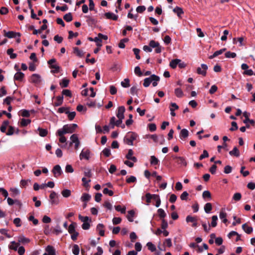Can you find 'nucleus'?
I'll return each instance as SVG.
<instances>
[{
    "mask_svg": "<svg viewBox=\"0 0 255 255\" xmlns=\"http://www.w3.org/2000/svg\"><path fill=\"white\" fill-rule=\"evenodd\" d=\"M138 136V135L136 132L133 131H129L125 136L124 140L127 144L129 145H133V141L136 140Z\"/></svg>",
    "mask_w": 255,
    "mask_h": 255,
    "instance_id": "f257e3e1",
    "label": "nucleus"
},
{
    "mask_svg": "<svg viewBox=\"0 0 255 255\" xmlns=\"http://www.w3.org/2000/svg\"><path fill=\"white\" fill-rule=\"evenodd\" d=\"M79 219L83 223L82 225V228L84 230H87L90 228V223L92 222V220L88 216H82L79 215L78 216Z\"/></svg>",
    "mask_w": 255,
    "mask_h": 255,
    "instance_id": "f03ea898",
    "label": "nucleus"
},
{
    "mask_svg": "<svg viewBox=\"0 0 255 255\" xmlns=\"http://www.w3.org/2000/svg\"><path fill=\"white\" fill-rule=\"evenodd\" d=\"M49 202L51 205H57L59 203V195L54 191H51Z\"/></svg>",
    "mask_w": 255,
    "mask_h": 255,
    "instance_id": "7ed1b4c3",
    "label": "nucleus"
},
{
    "mask_svg": "<svg viewBox=\"0 0 255 255\" xmlns=\"http://www.w3.org/2000/svg\"><path fill=\"white\" fill-rule=\"evenodd\" d=\"M4 36L8 38H16V37H20L21 34L19 32H16L13 31H8L6 32L5 30H3Z\"/></svg>",
    "mask_w": 255,
    "mask_h": 255,
    "instance_id": "20e7f679",
    "label": "nucleus"
},
{
    "mask_svg": "<svg viewBox=\"0 0 255 255\" xmlns=\"http://www.w3.org/2000/svg\"><path fill=\"white\" fill-rule=\"evenodd\" d=\"M54 176L56 178L58 177L63 174V171L59 165H55L52 170Z\"/></svg>",
    "mask_w": 255,
    "mask_h": 255,
    "instance_id": "39448f33",
    "label": "nucleus"
},
{
    "mask_svg": "<svg viewBox=\"0 0 255 255\" xmlns=\"http://www.w3.org/2000/svg\"><path fill=\"white\" fill-rule=\"evenodd\" d=\"M208 66L205 64H202L201 67H198L197 69V73L199 75L205 76L207 74Z\"/></svg>",
    "mask_w": 255,
    "mask_h": 255,
    "instance_id": "423d86ee",
    "label": "nucleus"
},
{
    "mask_svg": "<svg viewBox=\"0 0 255 255\" xmlns=\"http://www.w3.org/2000/svg\"><path fill=\"white\" fill-rule=\"evenodd\" d=\"M91 153V151L89 149H87L86 150H84L83 149L81 153L80 154L79 157L81 160L83 159H85L86 160H89L90 158V154Z\"/></svg>",
    "mask_w": 255,
    "mask_h": 255,
    "instance_id": "0eeeda50",
    "label": "nucleus"
},
{
    "mask_svg": "<svg viewBox=\"0 0 255 255\" xmlns=\"http://www.w3.org/2000/svg\"><path fill=\"white\" fill-rule=\"evenodd\" d=\"M126 109L123 106H120L118 108V112L116 114L118 118L124 119V113L125 112Z\"/></svg>",
    "mask_w": 255,
    "mask_h": 255,
    "instance_id": "6e6552de",
    "label": "nucleus"
},
{
    "mask_svg": "<svg viewBox=\"0 0 255 255\" xmlns=\"http://www.w3.org/2000/svg\"><path fill=\"white\" fill-rule=\"evenodd\" d=\"M65 126H66V127L67 126L66 128H67L68 133L74 132L76 128L78 127V125L76 124H67Z\"/></svg>",
    "mask_w": 255,
    "mask_h": 255,
    "instance_id": "1a4fd4ad",
    "label": "nucleus"
},
{
    "mask_svg": "<svg viewBox=\"0 0 255 255\" xmlns=\"http://www.w3.org/2000/svg\"><path fill=\"white\" fill-rule=\"evenodd\" d=\"M31 82L33 83L38 84L41 82V76L38 74H33L31 76Z\"/></svg>",
    "mask_w": 255,
    "mask_h": 255,
    "instance_id": "9d476101",
    "label": "nucleus"
},
{
    "mask_svg": "<svg viewBox=\"0 0 255 255\" xmlns=\"http://www.w3.org/2000/svg\"><path fill=\"white\" fill-rule=\"evenodd\" d=\"M172 157L174 159L177 160L176 162L178 164L183 165L185 166L187 165V162L183 157L173 156Z\"/></svg>",
    "mask_w": 255,
    "mask_h": 255,
    "instance_id": "9b49d317",
    "label": "nucleus"
},
{
    "mask_svg": "<svg viewBox=\"0 0 255 255\" xmlns=\"http://www.w3.org/2000/svg\"><path fill=\"white\" fill-rule=\"evenodd\" d=\"M104 15L106 16V17L107 19H109L117 20L118 18V16L112 12H106L104 14Z\"/></svg>",
    "mask_w": 255,
    "mask_h": 255,
    "instance_id": "f8f14e48",
    "label": "nucleus"
},
{
    "mask_svg": "<svg viewBox=\"0 0 255 255\" xmlns=\"http://www.w3.org/2000/svg\"><path fill=\"white\" fill-rule=\"evenodd\" d=\"M24 77V74L21 71L17 72L13 77L14 80L22 81Z\"/></svg>",
    "mask_w": 255,
    "mask_h": 255,
    "instance_id": "ddd939ff",
    "label": "nucleus"
},
{
    "mask_svg": "<svg viewBox=\"0 0 255 255\" xmlns=\"http://www.w3.org/2000/svg\"><path fill=\"white\" fill-rule=\"evenodd\" d=\"M66 126H63L62 128L58 129L56 131V134L57 136H64V134L68 133L67 130V128H66Z\"/></svg>",
    "mask_w": 255,
    "mask_h": 255,
    "instance_id": "4468645a",
    "label": "nucleus"
},
{
    "mask_svg": "<svg viewBox=\"0 0 255 255\" xmlns=\"http://www.w3.org/2000/svg\"><path fill=\"white\" fill-rule=\"evenodd\" d=\"M87 18L86 22L88 23L89 25H95L97 23V20L90 15H86L85 16Z\"/></svg>",
    "mask_w": 255,
    "mask_h": 255,
    "instance_id": "2eb2a0df",
    "label": "nucleus"
},
{
    "mask_svg": "<svg viewBox=\"0 0 255 255\" xmlns=\"http://www.w3.org/2000/svg\"><path fill=\"white\" fill-rule=\"evenodd\" d=\"M189 136V131L186 128L181 129L179 134V137L181 139H185Z\"/></svg>",
    "mask_w": 255,
    "mask_h": 255,
    "instance_id": "dca6fc26",
    "label": "nucleus"
},
{
    "mask_svg": "<svg viewBox=\"0 0 255 255\" xmlns=\"http://www.w3.org/2000/svg\"><path fill=\"white\" fill-rule=\"evenodd\" d=\"M56 98L57 102H55L53 104V106L54 107H58V106L62 105L63 103V98H64L63 96V95L58 96H57Z\"/></svg>",
    "mask_w": 255,
    "mask_h": 255,
    "instance_id": "f3484780",
    "label": "nucleus"
},
{
    "mask_svg": "<svg viewBox=\"0 0 255 255\" xmlns=\"http://www.w3.org/2000/svg\"><path fill=\"white\" fill-rule=\"evenodd\" d=\"M229 154L231 156H235L236 157H239L240 153V151L237 146H235L233 150L229 152Z\"/></svg>",
    "mask_w": 255,
    "mask_h": 255,
    "instance_id": "a211bd4d",
    "label": "nucleus"
},
{
    "mask_svg": "<svg viewBox=\"0 0 255 255\" xmlns=\"http://www.w3.org/2000/svg\"><path fill=\"white\" fill-rule=\"evenodd\" d=\"M10 191L11 192L10 195L13 198H15L20 193V191L16 188H11Z\"/></svg>",
    "mask_w": 255,
    "mask_h": 255,
    "instance_id": "6ab92c4d",
    "label": "nucleus"
},
{
    "mask_svg": "<svg viewBox=\"0 0 255 255\" xmlns=\"http://www.w3.org/2000/svg\"><path fill=\"white\" fill-rule=\"evenodd\" d=\"M180 62H181V60L179 59H173L170 61L169 66L172 69H175L176 68L177 66Z\"/></svg>",
    "mask_w": 255,
    "mask_h": 255,
    "instance_id": "aec40b11",
    "label": "nucleus"
},
{
    "mask_svg": "<svg viewBox=\"0 0 255 255\" xmlns=\"http://www.w3.org/2000/svg\"><path fill=\"white\" fill-rule=\"evenodd\" d=\"M77 227V223L76 222H72L68 228V231L69 234H73L76 232V227Z\"/></svg>",
    "mask_w": 255,
    "mask_h": 255,
    "instance_id": "412c9836",
    "label": "nucleus"
},
{
    "mask_svg": "<svg viewBox=\"0 0 255 255\" xmlns=\"http://www.w3.org/2000/svg\"><path fill=\"white\" fill-rule=\"evenodd\" d=\"M226 50V48H223L219 50L215 51L213 55L209 56V59H213L214 58L222 54Z\"/></svg>",
    "mask_w": 255,
    "mask_h": 255,
    "instance_id": "4be33fe9",
    "label": "nucleus"
},
{
    "mask_svg": "<svg viewBox=\"0 0 255 255\" xmlns=\"http://www.w3.org/2000/svg\"><path fill=\"white\" fill-rule=\"evenodd\" d=\"M45 250L48 253V255H56L55 250L52 246H48Z\"/></svg>",
    "mask_w": 255,
    "mask_h": 255,
    "instance_id": "5701e85b",
    "label": "nucleus"
},
{
    "mask_svg": "<svg viewBox=\"0 0 255 255\" xmlns=\"http://www.w3.org/2000/svg\"><path fill=\"white\" fill-rule=\"evenodd\" d=\"M202 197L204 199L209 201L211 199V194L208 190L204 191L202 194Z\"/></svg>",
    "mask_w": 255,
    "mask_h": 255,
    "instance_id": "b1692460",
    "label": "nucleus"
},
{
    "mask_svg": "<svg viewBox=\"0 0 255 255\" xmlns=\"http://www.w3.org/2000/svg\"><path fill=\"white\" fill-rule=\"evenodd\" d=\"M150 163L152 165H157L159 164V160L154 155L150 156Z\"/></svg>",
    "mask_w": 255,
    "mask_h": 255,
    "instance_id": "393cba45",
    "label": "nucleus"
},
{
    "mask_svg": "<svg viewBox=\"0 0 255 255\" xmlns=\"http://www.w3.org/2000/svg\"><path fill=\"white\" fill-rule=\"evenodd\" d=\"M144 138H151L153 141L155 143H157L158 142V136L156 134H146L144 137Z\"/></svg>",
    "mask_w": 255,
    "mask_h": 255,
    "instance_id": "a878e982",
    "label": "nucleus"
},
{
    "mask_svg": "<svg viewBox=\"0 0 255 255\" xmlns=\"http://www.w3.org/2000/svg\"><path fill=\"white\" fill-rule=\"evenodd\" d=\"M173 11L176 13L178 17H180L181 15L184 13L182 8L177 6L174 8Z\"/></svg>",
    "mask_w": 255,
    "mask_h": 255,
    "instance_id": "bb28decb",
    "label": "nucleus"
},
{
    "mask_svg": "<svg viewBox=\"0 0 255 255\" xmlns=\"http://www.w3.org/2000/svg\"><path fill=\"white\" fill-rule=\"evenodd\" d=\"M73 52L79 57H82L84 55V52L82 51L79 50V48L77 47H75L73 48Z\"/></svg>",
    "mask_w": 255,
    "mask_h": 255,
    "instance_id": "cd10ccee",
    "label": "nucleus"
},
{
    "mask_svg": "<svg viewBox=\"0 0 255 255\" xmlns=\"http://www.w3.org/2000/svg\"><path fill=\"white\" fill-rule=\"evenodd\" d=\"M37 130L39 131V134L41 137H45L48 134V131L46 129L42 128L39 127Z\"/></svg>",
    "mask_w": 255,
    "mask_h": 255,
    "instance_id": "c85d7f7f",
    "label": "nucleus"
},
{
    "mask_svg": "<svg viewBox=\"0 0 255 255\" xmlns=\"http://www.w3.org/2000/svg\"><path fill=\"white\" fill-rule=\"evenodd\" d=\"M13 48H9L7 50L6 53L9 55L10 58L12 59H15L17 57V54L16 53H13Z\"/></svg>",
    "mask_w": 255,
    "mask_h": 255,
    "instance_id": "c756f323",
    "label": "nucleus"
},
{
    "mask_svg": "<svg viewBox=\"0 0 255 255\" xmlns=\"http://www.w3.org/2000/svg\"><path fill=\"white\" fill-rule=\"evenodd\" d=\"M61 194L63 197L68 198L70 196L71 194V191L69 189H65L61 191Z\"/></svg>",
    "mask_w": 255,
    "mask_h": 255,
    "instance_id": "7c9ffc66",
    "label": "nucleus"
},
{
    "mask_svg": "<svg viewBox=\"0 0 255 255\" xmlns=\"http://www.w3.org/2000/svg\"><path fill=\"white\" fill-rule=\"evenodd\" d=\"M65 114L67 115L68 119L70 121H72L75 118L76 114L75 112H70L69 111H67Z\"/></svg>",
    "mask_w": 255,
    "mask_h": 255,
    "instance_id": "2f4dec72",
    "label": "nucleus"
},
{
    "mask_svg": "<svg viewBox=\"0 0 255 255\" xmlns=\"http://www.w3.org/2000/svg\"><path fill=\"white\" fill-rule=\"evenodd\" d=\"M128 215L127 216L128 220L129 222H133V219L132 218L134 217L135 215L134 211L133 210H129L128 211Z\"/></svg>",
    "mask_w": 255,
    "mask_h": 255,
    "instance_id": "473e14b6",
    "label": "nucleus"
},
{
    "mask_svg": "<svg viewBox=\"0 0 255 255\" xmlns=\"http://www.w3.org/2000/svg\"><path fill=\"white\" fill-rule=\"evenodd\" d=\"M212 209V205L211 203H207L204 206V210L205 212L209 214L211 212Z\"/></svg>",
    "mask_w": 255,
    "mask_h": 255,
    "instance_id": "72a5a7b5",
    "label": "nucleus"
},
{
    "mask_svg": "<svg viewBox=\"0 0 255 255\" xmlns=\"http://www.w3.org/2000/svg\"><path fill=\"white\" fill-rule=\"evenodd\" d=\"M116 210L118 212H120L122 214H125L126 212V207L124 206L123 208L121 205L115 206Z\"/></svg>",
    "mask_w": 255,
    "mask_h": 255,
    "instance_id": "f704fd0d",
    "label": "nucleus"
},
{
    "mask_svg": "<svg viewBox=\"0 0 255 255\" xmlns=\"http://www.w3.org/2000/svg\"><path fill=\"white\" fill-rule=\"evenodd\" d=\"M63 19L66 21V22H70L73 19V16L72 15V13L71 12H68L66 14H65L63 16Z\"/></svg>",
    "mask_w": 255,
    "mask_h": 255,
    "instance_id": "c9c22d12",
    "label": "nucleus"
},
{
    "mask_svg": "<svg viewBox=\"0 0 255 255\" xmlns=\"http://www.w3.org/2000/svg\"><path fill=\"white\" fill-rule=\"evenodd\" d=\"M174 93L176 97L178 98H181L183 96V92L180 88H176L175 89Z\"/></svg>",
    "mask_w": 255,
    "mask_h": 255,
    "instance_id": "e433bc0d",
    "label": "nucleus"
},
{
    "mask_svg": "<svg viewBox=\"0 0 255 255\" xmlns=\"http://www.w3.org/2000/svg\"><path fill=\"white\" fill-rule=\"evenodd\" d=\"M91 198V196L88 193H83L81 199L83 202H88Z\"/></svg>",
    "mask_w": 255,
    "mask_h": 255,
    "instance_id": "4c0bfd02",
    "label": "nucleus"
},
{
    "mask_svg": "<svg viewBox=\"0 0 255 255\" xmlns=\"http://www.w3.org/2000/svg\"><path fill=\"white\" fill-rule=\"evenodd\" d=\"M69 83V80L66 79H62L61 82L60 83V85L62 88H66L68 86Z\"/></svg>",
    "mask_w": 255,
    "mask_h": 255,
    "instance_id": "58836bf2",
    "label": "nucleus"
},
{
    "mask_svg": "<svg viewBox=\"0 0 255 255\" xmlns=\"http://www.w3.org/2000/svg\"><path fill=\"white\" fill-rule=\"evenodd\" d=\"M62 233V231L60 228V226L59 224H57L55 227V228L52 231V233L56 235H58L59 234Z\"/></svg>",
    "mask_w": 255,
    "mask_h": 255,
    "instance_id": "ea45409f",
    "label": "nucleus"
},
{
    "mask_svg": "<svg viewBox=\"0 0 255 255\" xmlns=\"http://www.w3.org/2000/svg\"><path fill=\"white\" fill-rule=\"evenodd\" d=\"M157 213L158 214L159 217L162 219H164V218L166 216L165 211L161 208H159L157 210Z\"/></svg>",
    "mask_w": 255,
    "mask_h": 255,
    "instance_id": "a19ab883",
    "label": "nucleus"
},
{
    "mask_svg": "<svg viewBox=\"0 0 255 255\" xmlns=\"http://www.w3.org/2000/svg\"><path fill=\"white\" fill-rule=\"evenodd\" d=\"M50 68L51 69H54V70H51V72L52 73H58L59 72L60 67L58 65H54L49 66Z\"/></svg>",
    "mask_w": 255,
    "mask_h": 255,
    "instance_id": "79ce46f5",
    "label": "nucleus"
},
{
    "mask_svg": "<svg viewBox=\"0 0 255 255\" xmlns=\"http://www.w3.org/2000/svg\"><path fill=\"white\" fill-rule=\"evenodd\" d=\"M243 116L245 118V120L243 121L244 123L247 124L249 122V121L250 120L249 117L251 115L250 113L245 111L243 112Z\"/></svg>",
    "mask_w": 255,
    "mask_h": 255,
    "instance_id": "37998d69",
    "label": "nucleus"
},
{
    "mask_svg": "<svg viewBox=\"0 0 255 255\" xmlns=\"http://www.w3.org/2000/svg\"><path fill=\"white\" fill-rule=\"evenodd\" d=\"M225 56L228 58H234L237 56V54L235 52H232L229 51L225 53Z\"/></svg>",
    "mask_w": 255,
    "mask_h": 255,
    "instance_id": "c03bdc74",
    "label": "nucleus"
},
{
    "mask_svg": "<svg viewBox=\"0 0 255 255\" xmlns=\"http://www.w3.org/2000/svg\"><path fill=\"white\" fill-rule=\"evenodd\" d=\"M70 145H72L73 143L77 142L79 141V139L77 134H73L71 137H70Z\"/></svg>",
    "mask_w": 255,
    "mask_h": 255,
    "instance_id": "a18cd8bd",
    "label": "nucleus"
},
{
    "mask_svg": "<svg viewBox=\"0 0 255 255\" xmlns=\"http://www.w3.org/2000/svg\"><path fill=\"white\" fill-rule=\"evenodd\" d=\"M148 249L151 252H153L156 251V247L151 242H148L146 244Z\"/></svg>",
    "mask_w": 255,
    "mask_h": 255,
    "instance_id": "49530a36",
    "label": "nucleus"
},
{
    "mask_svg": "<svg viewBox=\"0 0 255 255\" xmlns=\"http://www.w3.org/2000/svg\"><path fill=\"white\" fill-rule=\"evenodd\" d=\"M137 181L136 177L134 176H130L128 177H127L126 179V182L128 183H134Z\"/></svg>",
    "mask_w": 255,
    "mask_h": 255,
    "instance_id": "de8ad7c7",
    "label": "nucleus"
},
{
    "mask_svg": "<svg viewBox=\"0 0 255 255\" xmlns=\"http://www.w3.org/2000/svg\"><path fill=\"white\" fill-rule=\"evenodd\" d=\"M218 217L216 215H214L212 217V222L211 226L212 227H215L217 225Z\"/></svg>",
    "mask_w": 255,
    "mask_h": 255,
    "instance_id": "09e8293b",
    "label": "nucleus"
},
{
    "mask_svg": "<svg viewBox=\"0 0 255 255\" xmlns=\"http://www.w3.org/2000/svg\"><path fill=\"white\" fill-rule=\"evenodd\" d=\"M186 221L187 223H194L197 221V218L196 217H192L190 215H188L186 218Z\"/></svg>",
    "mask_w": 255,
    "mask_h": 255,
    "instance_id": "8fccbe9b",
    "label": "nucleus"
},
{
    "mask_svg": "<svg viewBox=\"0 0 255 255\" xmlns=\"http://www.w3.org/2000/svg\"><path fill=\"white\" fill-rule=\"evenodd\" d=\"M80 252V249L77 245H74L72 249V253L74 255H78Z\"/></svg>",
    "mask_w": 255,
    "mask_h": 255,
    "instance_id": "3c124183",
    "label": "nucleus"
},
{
    "mask_svg": "<svg viewBox=\"0 0 255 255\" xmlns=\"http://www.w3.org/2000/svg\"><path fill=\"white\" fill-rule=\"evenodd\" d=\"M121 86L124 88H128L129 87V80L128 78H126L124 81L121 82Z\"/></svg>",
    "mask_w": 255,
    "mask_h": 255,
    "instance_id": "603ef678",
    "label": "nucleus"
},
{
    "mask_svg": "<svg viewBox=\"0 0 255 255\" xmlns=\"http://www.w3.org/2000/svg\"><path fill=\"white\" fill-rule=\"evenodd\" d=\"M102 152L106 157H109L111 154V149L109 147L105 148Z\"/></svg>",
    "mask_w": 255,
    "mask_h": 255,
    "instance_id": "864d4df0",
    "label": "nucleus"
},
{
    "mask_svg": "<svg viewBox=\"0 0 255 255\" xmlns=\"http://www.w3.org/2000/svg\"><path fill=\"white\" fill-rule=\"evenodd\" d=\"M159 43L158 42L155 41L153 40H151L149 41V45L152 48H156L158 47L159 45Z\"/></svg>",
    "mask_w": 255,
    "mask_h": 255,
    "instance_id": "5fc2aeb1",
    "label": "nucleus"
},
{
    "mask_svg": "<svg viewBox=\"0 0 255 255\" xmlns=\"http://www.w3.org/2000/svg\"><path fill=\"white\" fill-rule=\"evenodd\" d=\"M30 123L31 120L30 119H22L20 122V125L22 127H26Z\"/></svg>",
    "mask_w": 255,
    "mask_h": 255,
    "instance_id": "6e6d98bb",
    "label": "nucleus"
},
{
    "mask_svg": "<svg viewBox=\"0 0 255 255\" xmlns=\"http://www.w3.org/2000/svg\"><path fill=\"white\" fill-rule=\"evenodd\" d=\"M138 89L136 86H132L130 89V93L132 95H136L138 97L137 91Z\"/></svg>",
    "mask_w": 255,
    "mask_h": 255,
    "instance_id": "4d7b16f0",
    "label": "nucleus"
},
{
    "mask_svg": "<svg viewBox=\"0 0 255 255\" xmlns=\"http://www.w3.org/2000/svg\"><path fill=\"white\" fill-rule=\"evenodd\" d=\"M30 179H27V180H24V179H22L21 180L20 182V186L21 188H25L27 185H28V182H30Z\"/></svg>",
    "mask_w": 255,
    "mask_h": 255,
    "instance_id": "13d9d810",
    "label": "nucleus"
},
{
    "mask_svg": "<svg viewBox=\"0 0 255 255\" xmlns=\"http://www.w3.org/2000/svg\"><path fill=\"white\" fill-rule=\"evenodd\" d=\"M62 95H65V96L68 97H71L72 96V94L71 91L70 90L65 89L63 90L62 92Z\"/></svg>",
    "mask_w": 255,
    "mask_h": 255,
    "instance_id": "bf43d9fd",
    "label": "nucleus"
},
{
    "mask_svg": "<svg viewBox=\"0 0 255 255\" xmlns=\"http://www.w3.org/2000/svg\"><path fill=\"white\" fill-rule=\"evenodd\" d=\"M242 198V195L240 193L237 192L234 194L233 196V200L235 201H239L241 200Z\"/></svg>",
    "mask_w": 255,
    "mask_h": 255,
    "instance_id": "052dcab7",
    "label": "nucleus"
},
{
    "mask_svg": "<svg viewBox=\"0 0 255 255\" xmlns=\"http://www.w3.org/2000/svg\"><path fill=\"white\" fill-rule=\"evenodd\" d=\"M21 115L23 117L28 118L30 116L29 111L28 110L23 109L21 110Z\"/></svg>",
    "mask_w": 255,
    "mask_h": 255,
    "instance_id": "680f3d73",
    "label": "nucleus"
},
{
    "mask_svg": "<svg viewBox=\"0 0 255 255\" xmlns=\"http://www.w3.org/2000/svg\"><path fill=\"white\" fill-rule=\"evenodd\" d=\"M151 83V80L149 77L144 79L143 85L144 87H148L150 85Z\"/></svg>",
    "mask_w": 255,
    "mask_h": 255,
    "instance_id": "e2e57ef3",
    "label": "nucleus"
},
{
    "mask_svg": "<svg viewBox=\"0 0 255 255\" xmlns=\"http://www.w3.org/2000/svg\"><path fill=\"white\" fill-rule=\"evenodd\" d=\"M151 82H158L160 80V77L155 74H152L149 77Z\"/></svg>",
    "mask_w": 255,
    "mask_h": 255,
    "instance_id": "0e129e2a",
    "label": "nucleus"
},
{
    "mask_svg": "<svg viewBox=\"0 0 255 255\" xmlns=\"http://www.w3.org/2000/svg\"><path fill=\"white\" fill-rule=\"evenodd\" d=\"M103 192L104 194H108L110 196L114 195V192L112 190H109L108 188H105L103 189Z\"/></svg>",
    "mask_w": 255,
    "mask_h": 255,
    "instance_id": "69168bd1",
    "label": "nucleus"
},
{
    "mask_svg": "<svg viewBox=\"0 0 255 255\" xmlns=\"http://www.w3.org/2000/svg\"><path fill=\"white\" fill-rule=\"evenodd\" d=\"M147 127L149 130L151 132L154 131L156 129V126L154 123L149 124Z\"/></svg>",
    "mask_w": 255,
    "mask_h": 255,
    "instance_id": "338daca9",
    "label": "nucleus"
},
{
    "mask_svg": "<svg viewBox=\"0 0 255 255\" xmlns=\"http://www.w3.org/2000/svg\"><path fill=\"white\" fill-rule=\"evenodd\" d=\"M146 9V7L144 5H139L136 8V10L138 13H142Z\"/></svg>",
    "mask_w": 255,
    "mask_h": 255,
    "instance_id": "774afa93",
    "label": "nucleus"
}]
</instances>
